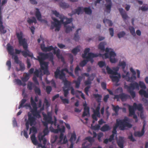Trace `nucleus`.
Masks as SVG:
<instances>
[{
  "label": "nucleus",
  "mask_w": 148,
  "mask_h": 148,
  "mask_svg": "<svg viewBox=\"0 0 148 148\" xmlns=\"http://www.w3.org/2000/svg\"><path fill=\"white\" fill-rule=\"evenodd\" d=\"M139 87L142 89L139 91V95L141 96H143L146 98H148V89L147 92L144 90L146 88V87L143 82L140 81L139 84L136 82H134L129 84V85H125V87L127 91L130 93L133 98H134L136 97V93L134 91L135 89H139Z\"/></svg>",
  "instance_id": "f257e3e1"
},
{
  "label": "nucleus",
  "mask_w": 148,
  "mask_h": 148,
  "mask_svg": "<svg viewBox=\"0 0 148 148\" xmlns=\"http://www.w3.org/2000/svg\"><path fill=\"white\" fill-rule=\"evenodd\" d=\"M30 102L33 109H32L30 111L32 113H29L28 114V118L27 120L25 119L26 122L30 124L31 126L35 125L36 124V118H40L41 117L40 112L37 110L36 103L34 101L33 98L31 97L30 98Z\"/></svg>",
  "instance_id": "f03ea898"
},
{
  "label": "nucleus",
  "mask_w": 148,
  "mask_h": 148,
  "mask_svg": "<svg viewBox=\"0 0 148 148\" xmlns=\"http://www.w3.org/2000/svg\"><path fill=\"white\" fill-rule=\"evenodd\" d=\"M51 53H44L40 52L39 53V56H38L37 60L39 62L41 70L44 71V74L47 75H49L50 73L48 70V62H44V60L49 59L51 54Z\"/></svg>",
  "instance_id": "7ed1b4c3"
},
{
  "label": "nucleus",
  "mask_w": 148,
  "mask_h": 148,
  "mask_svg": "<svg viewBox=\"0 0 148 148\" xmlns=\"http://www.w3.org/2000/svg\"><path fill=\"white\" fill-rule=\"evenodd\" d=\"M16 36L19 45L21 46H22L24 49V51H21L23 56L25 58L28 56L32 58L33 57V54L30 52L28 49V45L25 41V38H23L22 32H21L19 33H17Z\"/></svg>",
  "instance_id": "20e7f679"
},
{
  "label": "nucleus",
  "mask_w": 148,
  "mask_h": 148,
  "mask_svg": "<svg viewBox=\"0 0 148 148\" xmlns=\"http://www.w3.org/2000/svg\"><path fill=\"white\" fill-rule=\"evenodd\" d=\"M52 19L53 20L54 22H52L51 23L52 24H54L55 27H56L55 30V31H58L60 30L61 24H63L64 27H65L66 25L71 23L73 21L72 18H67L66 20L65 21H64L62 20L59 21L55 18H53Z\"/></svg>",
  "instance_id": "39448f33"
},
{
  "label": "nucleus",
  "mask_w": 148,
  "mask_h": 148,
  "mask_svg": "<svg viewBox=\"0 0 148 148\" xmlns=\"http://www.w3.org/2000/svg\"><path fill=\"white\" fill-rule=\"evenodd\" d=\"M128 118L125 117L124 119H117L116 124L119 127L120 129L122 130H124L126 127L130 128L132 125L128 122Z\"/></svg>",
  "instance_id": "423d86ee"
},
{
  "label": "nucleus",
  "mask_w": 148,
  "mask_h": 148,
  "mask_svg": "<svg viewBox=\"0 0 148 148\" xmlns=\"http://www.w3.org/2000/svg\"><path fill=\"white\" fill-rule=\"evenodd\" d=\"M61 128L59 127V131L60 132L59 136V140L58 142V144H66L68 142V140L66 136H64L63 133L65 132V127L64 126H62Z\"/></svg>",
  "instance_id": "0eeeda50"
},
{
  "label": "nucleus",
  "mask_w": 148,
  "mask_h": 148,
  "mask_svg": "<svg viewBox=\"0 0 148 148\" xmlns=\"http://www.w3.org/2000/svg\"><path fill=\"white\" fill-rule=\"evenodd\" d=\"M43 120L45 121H46L49 123L51 125H53L56 126L57 119L55 116H54V121L52 120V114L51 112H48L47 114H44L43 115Z\"/></svg>",
  "instance_id": "6e6552de"
},
{
  "label": "nucleus",
  "mask_w": 148,
  "mask_h": 148,
  "mask_svg": "<svg viewBox=\"0 0 148 148\" xmlns=\"http://www.w3.org/2000/svg\"><path fill=\"white\" fill-rule=\"evenodd\" d=\"M64 71H66L67 73H69V71L66 68H65L60 70L58 68L55 72H54V77L56 79L59 78L60 79H62L63 78H65L66 74L64 72Z\"/></svg>",
  "instance_id": "1a4fd4ad"
},
{
  "label": "nucleus",
  "mask_w": 148,
  "mask_h": 148,
  "mask_svg": "<svg viewBox=\"0 0 148 148\" xmlns=\"http://www.w3.org/2000/svg\"><path fill=\"white\" fill-rule=\"evenodd\" d=\"M90 50L89 48H86L84 51V53L82 54V56L83 58H89L91 57H97L99 56L97 54L92 53H88Z\"/></svg>",
  "instance_id": "9d476101"
},
{
  "label": "nucleus",
  "mask_w": 148,
  "mask_h": 148,
  "mask_svg": "<svg viewBox=\"0 0 148 148\" xmlns=\"http://www.w3.org/2000/svg\"><path fill=\"white\" fill-rule=\"evenodd\" d=\"M7 50L9 53L12 56V58L14 60L16 63H19V60L17 56L14 54V49L12 46L8 44L7 47Z\"/></svg>",
  "instance_id": "9b49d317"
},
{
  "label": "nucleus",
  "mask_w": 148,
  "mask_h": 148,
  "mask_svg": "<svg viewBox=\"0 0 148 148\" xmlns=\"http://www.w3.org/2000/svg\"><path fill=\"white\" fill-rule=\"evenodd\" d=\"M130 96L123 93L119 95H115L114 98V99H117V101H119V99H121L122 101H126L128 98H130Z\"/></svg>",
  "instance_id": "f8f14e48"
},
{
  "label": "nucleus",
  "mask_w": 148,
  "mask_h": 148,
  "mask_svg": "<svg viewBox=\"0 0 148 148\" xmlns=\"http://www.w3.org/2000/svg\"><path fill=\"white\" fill-rule=\"evenodd\" d=\"M110 49L108 48H106V53L104 54V56L106 58H107L112 57H115L116 56V53L114 51H111L109 53Z\"/></svg>",
  "instance_id": "ddd939ff"
},
{
  "label": "nucleus",
  "mask_w": 148,
  "mask_h": 148,
  "mask_svg": "<svg viewBox=\"0 0 148 148\" xmlns=\"http://www.w3.org/2000/svg\"><path fill=\"white\" fill-rule=\"evenodd\" d=\"M129 116L133 115V118L135 119V122H137L138 121L137 116L135 114V111L132 106H129Z\"/></svg>",
  "instance_id": "4468645a"
},
{
  "label": "nucleus",
  "mask_w": 148,
  "mask_h": 148,
  "mask_svg": "<svg viewBox=\"0 0 148 148\" xmlns=\"http://www.w3.org/2000/svg\"><path fill=\"white\" fill-rule=\"evenodd\" d=\"M143 125L141 130V132H136L134 133V135L135 136L141 137L145 133V127L146 122L144 121L143 123Z\"/></svg>",
  "instance_id": "2eb2a0df"
},
{
  "label": "nucleus",
  "mask_w": 148,
  "mask_h": 148,
  "mask_svg": "<svg viewBox=\"0 0 148 148\" xmlns=\"http://www.w3.org/2000/svg\"><path fill=\"white\" fill-rule=\"evenodd\" d=\"M52 13L53 14L57 17H58L60 20H62L64 21L65 19L66 20V17L64 15L62 14H60L59 12H58L56 10L52 11Z\"/></svg>",
  "instance_id": "dca6fc26"
},
{
  "label": "nucleus",
  "mask_w": 148,
  "mask_h": 148,
  "mask_svg": "<svg viewBox=\"0 0 148 148\" xmlns=\"http://www.w3.org/2000/svg\"><path fill=\"white\" fill-rule=\"evenodd\" d=\"M40 47L42 51L45 52L50 51L53 49L52 46H49L48 47H46L44 44L41 45Z\"/></svg>",
  "instance_id": "f3484780"
},
{
  "label": "nucleus",
  "mask_w": 148,
  "mask_h": 148,
  "mask_svg": "<svg viewBox=\"0 0 148 148\" xmlns=\"http://www.w3.org/2000/svg\"><path fill=\"white\" fill-rule=\"evenodd\" d=\"M119 10L121 15L122 18L125 21L128 18L126 12L122 8H119Z\"/></svg>",
  "instance_id": "a211bd4d"
},
{
  "label": "nucleus",
  "mask_w": 148,
  "mask_h": 148,
  "mask_svg": "<svg viewBox=\"0 0 148 148\" xmlns=\"http://www.w3.org/2000/svg\"><path fill=\"white\" fill-rule=\"evenodd\" d=\"M83 7H78L77 9H75L72 11V14H77L79 15L80 13H83Z\"/></svg>",
  "instance_id": "6ab92c4d"
},
{
  "label": "nucleus",
  "mask_w": 148,
  "mask_h": 148,
  "mask_svg": "<svg viewBox=\"0 0 148 148\" xmlns=\"http://www.w3.org/2000/svg\"><path fill=\"white\" fill-rule=\"evenodd\" d=\"M132 106L134 110L137 109L139 111H141L143 110L142 105L140 103L137 104L136 103H134L133 104V106Z\"/></svg>",
  "instance_id": "aec40b11"
},
{
  "label": "nucleus",
  "mask_w": 148,
  "mask_h": 148,
  "mask_svg": "<svg viewBox=\"0 0 148 148\" xmlns=\"http://www.w3.org/2000/svg\"><path fill=\"white\" fill-rule=\"evenodd\" d=\"M117 143L120 148H124V141L123 137H119V139L117 141Z\"/></svg>",
  "instance_id": "412c9836"
},
{
  "label": "nucleus",
  "mask_w": 148,
  "mask_h": 148,
  "mask_svg": "<svg viewBox=\"0 0 148 148\" xmlns=\"http://www.w3.org/2000/svg\"><path fill=\"white\" fill-rule=\"evenodd\" d=\"M36 11L35 12V16L36 18L39 21H42V16L39 9L38 8H36Z\"/></svg>",
  "instance_id": "4be33fe9"
},
{
  "label": "nucleus",
  "mask_w": 148,
  "mask_h": 148,
  "mask_svg": "<svg viewBox=\"0 0 148 148\" xmlns=\"http://www.w3.org/2000/svg\"><path fill=\"white\" fill-rule=\"evenodd\" d=\"M111 128L108 124H105L103 125L100 128V130L103 132L108 131L111 129Z\"/></svg>",
  "instance_id": "5701e85b"
},
{
  "label": "nucleus",
  "mask_w": 148,
  "mask_h": 148,
  "mask_svg": "<svg viewBox=\"0 0 148 148\" xmlns=\"http://www.w3.org/2000/svg\"><path fill=\"white\" fill-rule=\"evenodd\" d=\"M118 76H114V75H110V77L112 79V82H119V79L121 77L120 75L119 74H117Z\"/></svg>",
  "instance_id": "b1692460"
},
{
  "label": "nucleus",
  "mask_w": 148,
  "mask_h": 148,
  "mask_svg": "<svg viewBox=\"0 0 148 148\" xmlns=\"http://www.w3.org/2000/svg\"><path fill=\"white\" fill-rule=\"evenodd\" d=\"M62 80L64 84V87L63 88H69L71 85L70 82L68 81L66 78H63L62 79H60Z\"/></svg>",
  "instance_id": "393cba45"
},
{
  "label": "nucleus",
  "mask_w": 148,
  "mask_h": 148,
  "mask_svg": "<svg viewBox=\"0 0 148 148\" xmlns=\"http://www.w3.org/2000/svg\"><path fill=\"white\" fill-rule=\"evenodd\" d=\"M93 96L96 99L98 103H100L101 102L102 97L101 95L98 94H93Z\"/></svg>",
  "instance_id": "a878e982"
},
{
  "label": "nucleus",
  "mask_w": 148,
  "mask_h": 148,
  "mask_svg": "<svg viewBox=\"0 0 148 148\" xmlns=\"http://www.w3.org/2000/svg\"><path fill=\"white\" fill-rule=\"evenodd\" d=\"M66 26L64 27H66L65 31L66 33H70L72 31L73 29H74L75 28V27L73 25V24H72L71 26H66Z\"/></svg>",
  "instance_id": "bb28decb"
},
{
  "label": "nucleus",
  "mask_w": 148,
  "mask_h": 148,
  "mask_svg": "<svg viewBox=\"0 0 148 148\" xmlns=\"http://www.w3.org/2000/svg\"><path fill=\"white\" fill-rule=\"evenodd\" d=\"M106 43L104 42H100L98 48L101 51H106L105 48V46L106 45Z\"/></svg>",
  "instance_id": "cd10ccee"
},
{
  "label": "nucleus",
  "mask_w": 148,
  "mask_h": 148,
  "mask_svg": "<svg viewBox=\"0 0 148 148\" xmlns=\"http://www.w3.org/2000/svg\"><path fill=\"white\" fill-rule=\"evenodd\" d=\"M31 138L32 143L34 145H36L38 144V142L36 139L35 134H32L31 136Z\"/></svg>",
  "instance_id": "c85d7f7f"
},
{
  "label": "nucleus",
  "mask_w": 148,
  "mask_h": 148,
  "mask_svg": "<svg viewBox=\"0 0 148 148\" xmlns=\"http://www.w3.org/2000/svg\"><path fill=\"white\" fill-rule=\"evenodd\" d=\"M32 19H30L29 18H27V22L29 24H30L33 23H37V21L35 18L33 16L31 17Z\"/></svg>",
  "instance_id": "c756f323"
},
{
  "label": "nucleus",
  "mask_w": 148,
  "mask_h": 148,
  "mask_svg": "<svg viewBox=\"0 0 148 148\" xmlns=\"http://www.w3.org/2000/svg\"><path fill=\"white\" fill-rule=\"evenodd\" d=\"M89 114V108L88 107H86L84 108V111L83 112L82 115V117H83L86 116H87L88 114Z\"/></svg>",
  "instance_id": "7c9ffc66"
},
{
  "label": "nucleus",
  "mask_w": 148,
  "mask_h": 148,
  "mask_svg": "<svg viewBox=\"0 0 148 148\" xmlns=\"http://www.w3.org/2000/svg\"><path fill=\"white\" fill-rule=\"evenodd\" d=\"M100 109V107L99 106H97L95 110H94L93 111V114L97 115V116L98 117H100V114L99 112V110Z\"/></svg>",
  "instance_id": "2f4dec72"
},
{
  "label": "nucleus",
  "mask_w": 148,
  "mask_h": 148,
  "mask_svg": "<svg viewBox=\"0 0 148 148\" xmlns=\"http://www.w3.org/2000/svg\"><path fill=\"white\" fill-rule=\"evenodd\" d=\"M91 144L88 141H86L82 143V148H89L91 145Z\"/></svg>",
  "instance_id": "473e14b6"
},
{
  "label": "nucleus",
  "mask_w": 148,
  "mask_h": 148,
  "mask_svg": "<svg viewBox=\"0 0 148 148\" xmlns=\"http://www.w3.org/2000/svg\"><path fill=\"white\" fill-rule=\"evenodd\" d=\"M80 51L79 47V46L73 49L71 51V52L75 56L77 53Z\"/></svg>",
  "instance_id": "72a5a7b5"
},
{
  "label": "nucleus",
  "mask_w": 148,
  "mask_h": 148,
  "mask_svg": "<svg viewBox=\"0 0 148 148\" xmlns=\"http://www.w3.org/2000/svg\"><path fill=\"white\" fill-rule=\"evenodd\" d=\"M106 70L107 73L109 74H112V75H116V72H114L108 66H107Z\"/></svg>",
  "instance_id": "f704fd0d"
},
{
  "label": "nucleus",
  "mask_w": 148,
  "mask_h": 148,
  "mask_svg": "<svg viewBox=\"0 0 148 148\" xmlns=\"http://www.w3.org/2000/svg\"><path fill=\"white\" fill-rule=\"evenodd\" d=\"M83 12H85L86 14H90L92 12V11L89 7H86L84 8H83Z\"/></svg>",
  "instance_id": "c9c22d12"
},
{
  "label": "nucleus",
  "mask_w": 148,
  "mask_h": 148,
  "mask_svg": "<svg viewBox=\"0 0 148 148\" xmlns=\"http://www.w3.org/2000/svg\"><path fill=\"white\" fill-rule=\"evenodd\" d=\"M119 127L116 124L113 127V130L112 131V134L110 135V136H113V138H114L115 134H116L117 133L116 129L118 127Z\"/></svg>",
  "instance_id": "e433bc0d"
},
{
  "label": "nucleus",
  "mask_w": 148,
  "mask_h": 148,
  "mask_svg": "<svg viewBox=\"0 0 148 148\" xmlns=\"http://www.w3.org/2000/svg\"><path fill=\"white\" fill-rule=\"evenodd\" d=\"M114 140V138L113 137V136H110L109 138H106L104 140L103 143L105 144H108V142H111Z\"/></svg>",
  "instance_id": "4c0bfd02"
},
{
  "label": "nucleus",
  "mask_w": 148,
  "mask_h": 148,
  "mask_svg": "<svg viewBox=\"0 0 148 148\" xmlns=\"http://www.w3.org/2000/svg\"><path fill=\"white\" fill-rule=\"evenodd\" d=\"M76 138V136L75 133L74 132L71 134V137L70 139V141L71 143L73 141H75Z\"/></svg>",
  "instance_id": "58836bf2"
},
{
  "label": "nucleus",
  "mask_w": 148,
  "mask_h": 148,
  "mask_svg": "<svg viewBox=\"0 0 148 148\" xmlns=\"http://www.w3.org/2000/svg\"><path fill=\"white\" fill-rule=\"evenodd\" d=\"M81 29H78L76 31V33L75 34L74 38V39L75 41H78L79 39V37L78 35V32Z\"/></svg>",
  "instance_id": "ea45409f"
},
{
  "label": "nucleus",
  "mask_w": 148,
  "mask_h": 148,
  "mask_svg": "<svg viewBox=\"0 0 148 148\" xmlns=\"http://www.w3.org/2000/svg\"><path fill=\"white\" fill-rule=\"evenodd\" d=\"M59 125H58L57 126V129H54L53 127H50V131L52 132H53L55 133H58L59 131Z\"/></svg>",
  "instance_id": "a19ab883"
},
{
  "label": "nucleus",
  "mask_w": 148,
  "mask_h": 148,
  "mask_svg": "<svg viewBox=\"0 0 148 148\" xmlns=\"http://www.w3.org/2000/svg\"><path fill=\"white\" fill-rule=\"evenodd\" d=\"M60 6L63 8H68L69 7V5L65 2H61L60 3Z\"/></svg>",
  "instance_id": "79ce46f5"
},
{
  "label": "nucleus",
  "mask_w": 148,
  "mask_h": 148,
  "mask_svg": "<svg viewBox=\"0 0 148 148\" xmlns=\"http://www.w3.org/2000/svg\"><path fill=\"white\" fill-rule=\"evenodd\" d=\"M34 90L36 94L39 96L41 95V91L39 88L35 86Z\"/></svg>",
  "instance_id": "37998d69"
},
{
  "label": "nucleus",
  "mask_w": 148,
  "mask_h": 148,
  "mask_svg": "<svg viewBox=\"0 0 148 148\" xmlns=\"http://www.w3.org/2000/svg\"><path fill=\"white\" fill-rule=\"evenodd\" d=\"M112 3H109L108 4H106L105 6L106 9L107 10V12L108 13H110L111 10V8L112 6Z\"/></svg>",
  "instance_id": "c03bdc74"
},
{
  "label": "nucleus",
  "mask_w": 148,
  "mask_h": 148,
  "mask_svg": "<svg viewBox=\"0 0 148 148\" xmlns=\"http://www.w3.org/2000/svg\"><path fill=\"white\" fill-rule=\"evenodd\" d=\"M86 140H88L89 143L92 144V143L94 142L95 141L94 138L93 137H91L90 136H88L85 138V139Z\"/></svg>",
  "instance_id": "a18cd8bd"
},
{
  "label": "nucleus",
  "mask_w": 148,
  "mask_h": 148,
  "mask_svg": "<svg viewBox=\"0 0 148 148\" xmlns=\"http://www.w3.org/2000/svg\"><path fill=\"white\" fill-rule=\"evenodd\" d=\"M26 100L23 99L20 102V105L18 107V109H20L22 107H23V104L26 102Z\"/></svg>",
  "instance_id": "49530a36"
},
{
  "label": "nucleus",
  "mask_w": 148,
  "mask_h": 148,
  "mask_svg": "<svg viewBox=\"0 0 148 148\" xmlns=\"http://www.w3.org/2000/svg\"><path fill=\"white\" fill-rule=\"evenodd\" d=\"M41 73V75L42 76V73L41 71H39L38 69H36L35 71L34 72V75L36 76L37 77H39V75L40 73Z\"/></svg>",
  "instance_id": "de8ad7c7"
},
{
  "label": "nucleus",
  "mask_w": 148,
  "mask_h": 148,
  "mask_svg": "<svg viewBox=\"0 0 148 148\" xmlns=\"http://www.w3.org/2000/svg\"><path fill=\"white\" fill-rule=\"evenodd\" d=\"M103 134L102 132H100L97 134V139L99 142H101L102 141L101 138L103 136Z\"/></svg>",
  "instance_id": "09e8293b"
},
{
  "label": "nucleus",
  "mask_w": 148,
  "mask_h": 148,
  "mask_svg": "<svg viewBox=\"0 0 148 148\" xmlns=\"http://www.w3.org/2000/svg\"><path fill=\"white\" fill-rule=\"evenodd\" d=\"M78 93H81V97L84 99L85 100V99L84 95L83 93H82V92L78 90H76V91L75 92V95L76 97H78V96L77 95Z\"/></svg>",
  "instance_id": "8fccbe9b"
},
{
  "label": "nucleus",
  "mask_w": 148,
  "mask_h": 148,
  "mask_svg": "<svg viewBox=\"0 0 148 148\" xmlns=\"http://www.w3.org/2000/svg\"><path fill=\"white\" fill-rule=\"evenodd\" d=\"M19 64L20 66V70L21 71H23L25 69L24 65L21 63V62L19 60Z\"/></svg>",
  "instance_id": "3c124183"
},
{
  "label": "nucleus",
  "mask_w": 148,
  "mask_h": 148,
  "mask_svg": "<svg viewBox=\"0 0 148 148\" xmlns=\"http://www.w3.org/2000/svg\"><path fill=\"white\" fill-rule=\"evenodd\" d=\"M29 79V75L28 74L26 73L24 77L21 78L22 81L23 82H27Z\"/></svg>",
  "instance_id": "603ef678"
},
{
  "label": "nucleus",
  "mask_w": 148,
  "mask_h": 148,
  "mask_svg": "<svg viewBox=\"0 0 148 148\" xmlns=\"http://www.w3.org/2000/svg\"><path fill=\"white\" fill-rule=\"evenodd\" d=\"M88 62V60H87V59L84 60L80 63L79 65L81 67H83L87 64Z\"/></svg>",
  "instance_id": "864d4df0"
},
{
  "label": "nucleus",
  "mask_w": 148,
  "mask_h": 148,
  "mask_svg": "<svg viewBox=\"0 0 148 148\" xmlns=\"http://www.w3.org/2000/svg\"><path fill=\"white\" fill-rule=\"evenodd\" d=\"M113 110L115 112V113L116 115L118 114V112L119 111V110L120 109V108L118 106H113Z\"/></svg>",
  "instance_id": "5fc2aeb1"
},
{
  "label": "nucleus",
  "mask_w": 148,
  "mask_h": 148,
  "mask_svg": "<svg viewBox=\"0 0 148 148\" xmlns=\"http://www.w3.org/2000/svg\"><path fill=\"white\" fill-rule=\"evenodd\" d=\"M60 98L64 103L68 104L69 103V101L68 99H64L63 97L62 96H60Z\"/></svg>",
  "instance_id": "6e6d98bb"
},
{
  "label": "nucleus",
  "mask_w": 148,
  "mask_h": 148,
  "mask_svg": "<svg viewBox=\"0 0 148 148\" xmlns=\"http://www.w3.org/2000/svg\"><path fill=\"white\" fill-rule=\"evenodd\" d=\"M33 85V83L32 82H29L27 85V88L30 90H32V89Z\"/></svg>",
  "instance_id": "4d7b16f0"
},
{
  "label": "nucleus",
  "mask_w": 148,
  "mask_h": 148,
  "mask_svg": "<svg viewBox=\"0 0 148 148\" xmlns=\"http://www.w3.org/2000/svg\"><path fill=\"white\" fill-rule=\"evenodd\" d=\"M125 35V32L124 31H122L119 33L117 36L119 38H121L123 37Z\"/></svg>",
  "instance_id": "13d9d810"
},
{
  "label": "nucleus",
  "mask_w": 148,
  "mask_h": 148,
  "mask_svg": "<svg viewBox=\"0 0 148 148\" xmlns=\"http://www.w3.org/2000/svg\"><path fill=\"white\" fill-rule=\"evenodd\" d=\"M0 32L3 34H4L6 32V31L4 29V27L3 25H0Z\"/></svg>",
  "instance_id": "bf43d9fd"
},
{
  "label": "nucleus",
  "mask_w": 148,
  "mask_h": 148,
  "mask_svg": "<svg viewBox=\"0 0 148 148\" xmlns=\"http://www.w3.org/2000/svg\"><path fill=\"white\" fill-rule=\"evenodd\" d=\"M65 88H63V90L64 92V96L66 97H67V96L69 93V89H65Z\"/></svg>",
  "instance_id": "052dcab7"
},
{
  "label": "nucleus",
  "mask_w": 148,
  "mask_h": 148,
  "mask_svg": "<svg viewBox=\"0 0 148 148\" xmlns=\"http://www.w3.org/2000/svg\"><path fill=\"white\" fill-rule=\"evenodd\" d=\"M98 64L100 68H102L106 65L105 62L102 61L99 62L98 63Z\"/></svg>",
  "instance_id": "680f3d73"
},
{
  "label": "nucleus",
  "mask_w": 148,
  "mask_h": 148,
  "mask_svg": "<svg viewBox=\"0 0 148 148\" xmlns=\"http://www.w3.org/2000/svg\"><path fill=\"white\" fill-rule=\"evenodd\" d=\"M46 90L47 93L48 94H49L50 92L52 90L51 87L50 86H47L46 88Z\"/></svg>",
  "instance_id": "e2e57ef3"
},
{
  "label": "nucleus",
  "mask_w": 148,
  "mask_h": 148,
  "mask_svg": "<svg viewBox=\"0 0 148 148\" xmlns=\"http://www.w3.org/2000/svg\"><path fill=\"white\" fill-rule=\"evenodd\" d=\"M119 66H121L122 69H124L126 66V63L124 61L119 62Z\"/></svg>",
  "instance_id": "0e129e2a"
},
{
  "label": "nucleus",
  "mask_w": 148,
  "mask_h": 148,
  "mask_svg": "<svg viewBox=\"0 0 148 148\" xmlns=\"http://www.w3.org/2000/svg\"><path fill=\"white\" fill-rule=\"evenodd\" d=\"M103 22L105 23H108V25L110 26H112V21L110 20L107 19H104L103 20Z\"/></svg>",
  "instance_id": "69168bd1"
},
{
  "label": "nucleus",
  "mask_w": 148,
  "mask_h": 148,
  "mask_svg": "<svg viewBox=\"0 0 148 148\" xmlns=\"http://www.w3.org/2000/svg\"><path fill=\"white\" fill-rule=\"evenodd\" d=\"M53 53L54 54H56V56H58V55L60 54V50L59 49H58L56 50L55 49V48L53 47Z\"/></svg>",
  "instance_id": "338daca9"
},
{
  "label": "nucleus",
  "mask_w": 148,
  "mask_h": 148,
  "mask_svg": "<svg viewBox=\"0 0 148 148\" xmlns=\"http://www.w3.org/2000/svg\"><path fill=\"white\" fill-rule=\"evenodd\" d=\"M91 126L92 127V129L94 130H99V129L100 127V125L98 124L96 125L95 126H92V125Z\"/></svg>",
  "instance_id": "774afa93"
}]
</instances>
